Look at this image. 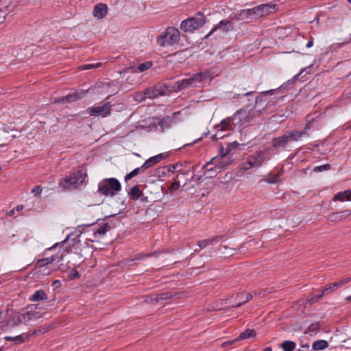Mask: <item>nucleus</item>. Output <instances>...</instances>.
<instances>
[{
    "mask_svg": "<svg viewBox=\"0 0 351 351\" xmlns=\"http://www.w3.org/2000/svg\"><path fill=\"white\" fill-rule=\"evenodd\" d=\"M16 209H17L18 211H19V210L23 209V206H18Z\"/></svg>",
    "mask_w": 351,
    "mask_h": 351,
    "instance_id": "nucleus-50",
    "label": "nucleus"
},
{
    "mask_svg": "<svg viewBox=\"0 0 351 351\" xmlns=\"http://www.w3.org/2000/svg\"><path fill=\"white\" fill-rule=\"evenodd\" d=\"M60 282L59 280H55L53 282V286L55 287V288H58L60 285Z\"/></svg>",
    "mask_w": 351,
    "mask_h": 351,
    "instance_id": "nucleus-44",
    "label": "nucleus"
},
{
    "mask_svg": "<svg viewBox=\"0 0 351 351\" xmlns=\"http://www.w3.org/2000/svg\"><path fill=\"white\" fill-rule=\"evenodd\" d=\"M147 68V67H143V66L138 67L140 72H143V71H145Z\"/></svg>",
    "mask_w": 351,
    "mask_h": 351,
    "instance_id": "nucleus-46",
    "label": "nucleus"
},
{
    "mask_svg": "<svg viewBox=\"0 0 351 351\" xmlns=\"http://www.w3.org/2000/svg\"><path fill=\"white\" fill-rule=\"evenodd\" d=\"M178 165L172 166V169H169V171H174L176 169Z\"/></svg>",
    "mask_w": 351,
    "mask_h": 351,
    "instance_id": "nucleus-48",
    "label": "nucleus"
},
{
    "mask_svg": "<svg viewBox=\"0 0 351 351\" xmlns=\"http://www.w3.org/2000/svg\"><path fill=\"white\" fill-rule=\"evenodd\" d=\"M334 200L340 202L351 201V191L346 190L337 193L334 196Z\"/></svg>",
    "mask_w": 351,
    "mask_h": 351,
    "instance_id": "nucleus-17",
    "label": "nucleus"
},
{
    "mask_svg": "<svg viewBox=\"0 0 351 351\" xmlns=\"http://www.w3.org/2000/svg\"><path fill=\"white\" fill-rule=\"evenodd\" d=\"M41 317V314L37 311V307L30 306L25 313H16L8 320V327H18L21 324H27L29 322Z\"/></svg>",
    "mask_w": 351,
    "mask_h": 351,
    "instance_id": "nucleus-1",
    "label": "nucleus"
},
{
    "mask_svg": "<svg viewBox=\"0 0 351 351\" xmlns=\"http://www.w3.org/2000/svg\"><path fill=\"white\" fill-rule=\"evenodd\" d=\"M328 219L331 221H339V220H341L340 219V217H339V215L338 213V212H336V213H333L332 214H330L328 217Z\"/></svg>",
    "mask_w": 351,
    "mask_h": 351,
    "instance_id": "nucleus-35",
    "label": "nucleus"
},
{
    "mask_svg": "<svg viewBox=\"0 0 351 351\" xmlns=\"http://www.w3.org/2000/svg\"><path fill=\"white\" fill-rule=\"evenodd\" d=\"M328 346V343L325 340H317L315 341L312 346L313 349L315 350H322L326 348Z\"/></svg>",
    "mask_w": 351,
    "mask_h": 351,
    "instance_id": "nucleus-23",
    "label": "nucleus"
},
{
    "mask_svg": "<svg viewBox=\"0 0 351 351\" xmlns=\"http://www.w3.org/2000/svg\"><path fill=\"white\" fill-rule=\"evenodd\" d=\"M180 187V184L179 182H174L171 186L169 187L167 192L171 193L173 191H176L179 189Z\"/></svg>",
    "mask_w": 351,
    "mask_h": 351,
    "instance_id": "nucleus-32",
    "label": "nucleus"
},
{
    "mask_svg": "<svg viewBox=\"0 0 351 351\" xmlns=\"http://www.w3.org/2000/svg\"><path fill=\"white\" fill-rule=\"evenodd\" d=\"M147 98L146 95H144V93H137L135 96L134 99L137 101H142Z\"/></svg>",
    "mask_w": 351,
    "mask_h": 351,
    "instance_id": "nucleus-37",
    "label": "nucleus"
},
{
    "mask_svg": "<svg viewBox=\"0 0 351 351\" xmlns=\"http://www.w3.org/2000/svg\"><path fill=\"white\" fill-rule=\"evenodd\" d=\"M350 3H351V0H347Z\"/></svg>",
    "mask_w": 351,
    "mask_h": 351,
    "instance_id": "nucleus-54",
    "label": "nucleus"
},
{
    "mask_svg": "<svg viewBox=\"0 0 351 351\" xmlns=\"http://www.w3.org/2000/svg\"><path fill=\"white\" fill-rule=\"evenodd\" d=\"M313 45V38H311V40H310L307 43V44H306V47L307 48H310V47H311Z\"/></svg>",
    "mask_w": 351,
    "mask_h": 351,
    "instance_id": "nucleus-43",
    "label": "nucleus"
},
{
    "mask_svg": "<svg viewBox=\"0 0 351 351\" xmlns=\"http://www.w3.org/2000/svg\"><path fill=\"white\" fill-rule=\"evenodd\" d=\"M282 348L284 351H293L295 348V343L291 341H286L282 343Z\"/></svg>",
    "mask_w": 351,
    "mask_h": 351,
    "instance_id": "nucleus-27",
    "label": "nucleus"
},
{
    "mask_svg": "<svg viewBox=\"0 0 351 351\" xmlns=\"http://www.w3.org/2000/svg\"><path fill=\"white\" fill-rule=\"evenodd\" d=\"M165 157V155L164 154H160L158 155L152 156L149 158L148 160H147L143 165L141 166V169H147L149 168L150 167L160 162L162 160H163Z\"/></svg>",
    "mask_w": 351,
    "mask_h": 351,
    "instance_id": "nucleus-13",
    "label": "nucleus"
},
{
    "mask_svg": "<svg viewBox=\"0 0 351 351\" xmlns=\"http://www.w3.org/2000/svg\"><path fill=\"white\" fill-rule=\"evenodd\" d=\"M340 219L342 220L343 219L347 218L351 215V210H345L341 212H338Z\"/></svg>",
    "mask_w": 351,
    "mask_h": 351,
    "instance_id": "nucleus-34",
    "label": "nucleus"
},
{
    "mask_svg": "<svg viewBox=\"0 0 351 351\" xmlns=\"http://www.w3.org/2000/svg\"><path fill=\"white\" fill-rule=\"evenodd\" d=\"M221 249L223 250L221 253L226 256H231L237 253V250L236 248L230 247L227 245L223 246Z\"/></svg>",
    "mask_w": 351,
    "mask_h": 351,
    "instance_id": "nucleus-25",
    "label": "nucleus"
},
{
    "mask_svg": "<svg viewBox=\"0 0 351 351\" xmlns=\"http://www.w3.org/2000/svg\"><path fill=\"white\" fill-rule=\"evenodd\" d=\"M263 162L262 154L258 153L256 156L254 157L253 160H250L246 165H244L243 168L245 169H249L253 167L259 166Z\"/></svg>",
    "mask_w": 351,
    "mask_h": 351,
    "instance_id": "nucleus-16",
    "label": "nucleus"
},
{
    "mask_svg": "<svg viewBox=\"0 0 351 351\" xmlns=\"http://www.w3.org/2000/svg\"><path fill=\"white\" fill-rule=\"evenodd\" d=\"M121 184L116 178L103 179L99 184V191L105 196L112 197L121 191Z\"/></svg>",
    "mask_w": 351,
    "mask_h": 351,
    "instance_id": "nucleus-3",
    "label": "nucleus"
},
{
    "mask_svg": "<svg viewBox=\"0 0 351 351\" xmlns=\"http://www.w3.org/2000/svg\"><path fill=\"white\" fill-rule=\"evenodd\" d=\"M4 339L7 341H13L14 345L22 343L25 341V338L23 335L5 336Z\"/></svg>",
    "mask_w": 351,
    "mask_h": 351,
    "instance_id": "nucleus-22",
    "label": "nucleus"
},
{
    "mask_svg": "<svg viewBox=\"0 0 351 351\" xmlns=\"http://www.w3.org/2000/svg\"><path fill=\"white\" fill-rule=\"evenodd\" d=\"M175 57L176 58H180V59H182V58H186V56L184 55V51H181V52H178L175 54Z\"/></svg>",
    "mask_w": 351,
    "mask_h": 351,
    "instance_id": "nucleus-39",
    "label": "nucleus"
},
{
    "mask_svg": "<svg viewBox=\"0 0 351 351\" xmlns=\"http://www.w3.org/2000/svg\"><path fill=\"white\" fill-rule=\"evenodd\" d=\"M163 93L157 88H148L144 92V95L147 98L154 99L158 95H162Z\"/></svg>",
    "mask_w": 351,
    "mask_h": 351,
    "instance_id": "nucleus-20",
    "label": "nucleus"
},
{
    "mask_svg": "<svg viewBox=\"0 0 351 351\" xmlns=\"http://www.w3.org/2000/svg\"><path fill=\"white\" fill-rule=\"evenodd\" d=\"M223 135H220L219 134H216L215 135V139L221 138H223Z\"/></svg>",
    "mask_w": 351,
    "mask_h": 351,
    "instance_id": "nucleus-45",
    "label": "nucleus"
},
{
    "mask_svg": "<svg viewBox=\"0 0 351 351\" xmlns=\"http://www.w3.org/2000/svg\"><path fill=\"white\" fill-rule=\"evenodd\" d=\"M54 261H55L54 256L45 258L39 260L37 263V265L38 267H43L45 265L51 263Z\"/></svg>",
    "mask_w": 351,
    "mask_h": 351,
    "instance_id": "nucleus-29",
    "label": "nucleus"
},
{
    "mask_svg": "<svg viewBox=\"0 0 351 351\" xmlns=\"http://www.w3.org/2000/svg\"><path fill=\"white\" fill-rule=\"evenodd\" d=\"M42 192V189L39 186H35L32 191V193L34 195V196H39Z\"/></svg>",
    "mask_w": 351,
    "mask_h": 351,
    "instance_id": "nucleus-38",
    "label": "nucleus"
},
{
    "mask_svg": "<svg viewBox=\"0 0 351 351\" xmlns=\"http://www.w3.org/2000/svg\"><path fill=\"white\" fill-rule=\"evenodd\" d=\"M348 280H349L348 279H346V280H341L339 282H335V283H332V284L330 285L328 287H326L323 290V294H325L326 293H327L329 291H333L335 289L340 287L341 286H342L345 283L348 282Z\"/></svg>",
    "mask_w": 351,
    "mask_h": 351,
    "instance_id": "nucleus-21",
    "label": "nucleus"
},
{
    "mask_svg": "<svg viewBox=\"0 0 351 351\" xmlns=\"http://www.w3.org/2000/svg\"><path fill=\"white\" fill-rule=\"evenodd\" d=\"M346 300H351V295H350V296H349L348 298H347V299H346Z\"/></svg>",
    "mask_w": 351,
    "mask_h": 351,
    "instance_id": "nucleus-52",
    "label": "nucleus"
},
{
    "mask_svg": "<svg viewBox=\"0 0 351 351\" xmlns=\"http://www.w3.org/2000/svg\"><path fill=\"white\" fill-rule=\"evenodd\" d=\"M217 29H221L222 32H228L232 29V23L228 20L221 21L206 36V38L209 37Z\"/></svg>",
    "mask_w": 351,
    "mask_h": 351,
    "instance_id": "nucleus-11",
    "label": "nucleus"
},
{
    "mask_svg": "<svg viewBox=\"0 0 351 351\" xmlns=\"http://www.w3.org/2000/svg\"><path fill=\"white\" fill-rule=\"evenodd\" d=\"M139 66H145V63H141Z\"/></svg>",
    "mask_w": 351,
    "mask_h": 351,
    "instance_id": "nucleus-53",
    "label": "nucleus"
},
{
    "mask_svg": "<svg viewBox=\"0 0 351 351\" xmlns=\"http://www.w3.org/2000/svg\"><path fill=\"white\" fill-rule=\"evenodd\" d=\"M14 210L13 209L9 212V215L12 217V216H14Z\"/></svg>",
    "mask_w": 351,
    "mask_h": 351,
    "instance_id": "nucleus-47",
    "label": "nucleus"
},
{
    "mask_svg": "<svg viewBox=\"0 0 351 351\" xmlns=\"http://www.w3.org/2000/svg\"><path fill=\"white\" fill-rule=\"evenodd\" d=\"M206 23V17L200 12L182 21L180 29L186 33H192Z\"/></svg>",
    "mask_w": 351,
    "mask_h": 351,
    "instance_id": "nucleus-4",
    "label": "nucleus"
},
{
    "mask_svg": "<svg viewBox=\"0 0 351 351\" xmlns=\"http://www.w3.org/2000/svg\"><path fill=\"white\" fill-rule=\"evenodd\" d=\"M85 178L86 175L83 172L78 171L65 177L61 180L60 185L66 189H74L82 184Z\"/></svg>",
    "mask_w": 351,
    "mask_h": 351,
    "instance_id": "nucleus-5",
    "label": "nucleus"
},
{
    "mask_svg": "<svg viewBox=\"0 0 351 351\" xmlns=\"http://www.w3.org/2000/svg\"><path fill=\"white\" fill-rule=\"evenodd\" d=\"M82 96H83L82 93H75L73 94L67 95L63 99L67 102H73L74 101H76V100L82 98Z\"/></svg>",
    "mask_w": 351,
    "mask_h": 351,
    "instance_id": "nucleus-26",
    "label": "nucleus"
},
{
    "mask_svg": "<svg viewBox=\"0 0 351 351\" xmlns=\"http://www.w3.org/2000/svg\"><path fill=\"white\" fill-rule=\"evenodd\" d=\"M230 120L229 119H223L221 121L220 124L217 125V129L218 131H223L226 130L229 125Z\"/></svg>",
    "mask_w": 351,
    "mask_h": 351,
    "instance_id": "nucleus-30",
    "label": "nucleus"
},
{
    "mask_svg": "<svg viewBox=\"0 0 351 351\" xmlns=\"http://www.w3.org/2000/svg\"><path fill=\"white\" fill-rule=\"evenodd\" d=\"M130 195H132L134 198L138 199L141 196L142 191L140 190L138 186H134L131 189Z\"/></svg>",
    "mask_w": 351,
    "mask_h": 351,
    "instance_id": "nucleus-28",
    "label": "nucleus"
},
{
    "mask_svg": "<svg viewBox=\"0 0 351 351\" xmlns=\"http://www.w3.org/2000/svg\"><path fill=\"white\" fill-rule=\"evenodd\" d=\"M108 12V7L107 4L99 3L94 6L93 16L97 19H101L107 15Z\"/></svg>",
    "mask_w": 351,
    "mask_h": 351,
    "instance_id": "nucleus-10",
    "label": "nucleus"
},
{
    "mask_svg": "<svg viewBox=\"0 0 351 351\" xmlns=\"http://www.w3.org/2000/svg\"><path fill=\"white\" fill-rule=\"evenodd\" d=\"M141 169V168H136L132 171H131L130 173L127 174L125 176V182H128V180H130V179H132V178L136 176L139 173Z\"/></svg>",
    "mask_w": 351,
    "mask_h": 351,
    "instance_id": "nucleus-31",
    "label": "nucleus"
},
{
    "mask_svg": "<svg viewBox=\"0 0 351 351\" xmlns=\"http://www.w3.org/2000/svg\"><path fill=\"white\" fill-rule=\"evenodd\" d=\"M97 233L101 235L104 234L106 233V229L104 228H101L97 231Z\"/></svg>",
    "mask_w": 351,
    "mask_h": 351,
    "instance_id": "nucleus-41",
    "label": "nucleus"
},
{
    "mask_svg": "<svg viewBox=\"0 0 351 351\" xmlns=\"http://www.w3.org/2000/svg\"><path fill=\"white\" fill-rule=\"evenodd\" d=\"M111 106L109 103L104 104L103 105H98L87 109V112L90 116H101L106 117L110 113Z\"/></svg>",
    "mask_w": 351,
    "mask_h": 351,
    "instance_id": "nucleus-7",
    "label": "nucleus"
},
{
    "mask_svg": "<svg viewBox=\"0 0 351 351\" xmlns=\"http://www.w3.org/2000/svg\"><path fill=\"white\" fill-rule=\"evenodd\" d=\"M172 297V295L169 293H165L160 295H157L150 298L151 302H158L160 300H167Z\"/></svg>",
    "mask_w": 351,
    "mask_h": 351,
    "instance_id": "nucleus-24",
    "label": "nucleus"
},
{
    "mask_svg": "<svg viewBox=\"0 0 351 351\" xmlns=\"http://www.w3.org/2000/svg\"><path fill=\"white\" fill-rule=\"evenodd\" d=\"M254 15L257 17H261L267 15L274 9V6L269 4H262L254 8Z\"/></svg>",
    "mask_w": 351,
    "mask_h": 351,
    "instance_id": "nucleus-12",
    "label": "nucleus"
},
{
    "mask_svg": "<svg viewBox=\"0 0 351 351\" xmlns=\"http://www.w3.org/2000/svg\"><path fill=\"white\" fill-rule=\"evenodd\" d=\"M241 304H242V302L239 303L238 304H237V305H236V307H239V306H240L241 305Z\"/></svg>",
    "mask_w": 351,
    "mask_h": 351,
    "instance_id": "nucleus-51",
    "label": "nucleus"
},
{
    "mask_svg": "<svg viewBox=\"0 0 351 351\" xmlns=\"http://www.w3.org/2000/svg\"><path fill=\"white\" fill-rule=\"evenodd\" d=\"M213 241L214 239L204 240L199 242V245L200 247L204 248L207 245L212 244Z\"/></svg>",
    "mask_w": 351,
    "mask_h": 351,
    "instance_id": "nucleus-36",
    "label": "nucleus"
},
{
    "mask_svg": "<svg viewBox=\"0 0 351 351\" xmlns=\"http://www.w3.org/2000/svg\"><path fill=\"white\" fill-rule=\"evenodd\" d=\"M236 144L237 143L234 142L232 145H229L226 152L223 154L221 157H215L210 160V162L213 164L219 171L223 169L231 163V160L230 158H226L225 156L231 150V147H234Z\"/></svg>",
    "mask_w": 351,
    "mask_h": 351,
    "instance_id": "nucleus-6",
    "label": "nucleus"
},
{
    "mask_svg": "<svg viewBox=\"0 0 351 351\" xmlns=\"http://www.w3.org/2000/svg\"><path fill=\"white\" fill-rule=\"evenodd\" d=\"M212 165H213V164H212L210 161L204 166L205 169L204 173L206 177L212 178L216 176L217 171H219L217 169H216L215 166L212 167Z\"/></svg>",
    "mask_w": 351,
    "mask_h": 351,
    "instance_id": "nucleus-18",
    "label": "nucleus"
},
{
    "mask_svg": "<svg viewBox=\"0 0 351 351\" xmlns=\"http://www.w3.org/2000/svg\"><path fill=\"white\" fill-rule=\"evenodd\" d=\"M252 119L251 112L247 109L238 111L232 117V121L234 125H244Z\"/></svg>",
    "mask_w": 351,
    "mask_h": 351,
    "instance_id": "nucleus-8",
    "label": "nucleus"
},
{
    "mask_svg": "<svg viewBox=\"0 0 351 351\" xmlns=\"http://www.w3.org/2000/svg\"><path fill=\"white\" fill-rule=\"evenodd\" d=\"M101 63H97L96 64H86L85 66H101Z\"/></svg>",
    "mask_w": 351,
    "mask_h": 351,
    "instance_id": "nucleus-49",
    "label": "nucleus"
},
{
    "mask_svg": "<svg viewBox=\"0 0 351 351\" xmlns=\"http://www.w3.org/2000/svg\"><path fill=\"white\" fill-rule=\"evenodd\" d=\"M328 169V165H322V166L316 167L315 168V171H322L324 169Z\"/></svg>",
    "mask_w": 351,
    "mask_h": 351,
    "instance_id": "nucleus-40",
    "label": "nucleus"
},
{
    "mask_svg": "<svg viewBox=\"0 0 351 351\" xmlns=\"http://www.w3.org/2000/svg\"><path fill=\"white\" fill-rule=\"evenodd\" d=\"M302 135V132H297L291 134L289 135L282 136L281 137L274 139V145L275 147L283 146L291 139L297 141L298 139L300 138Z\"/></svg>",
    "mask_w": 351,
    "mask_h": 351,
    "instance_id": "nucleus-9",
    "label": "nucleus"
},
{
    "mask_svg": "<svg viewBox=\"0 0 351 351\" xmlns=\"http://www.w3.org/2000/svg\"><path fill=\"white\" fill-rule=\"evenodd\" d=\"M239 297L241 300L243 299V303L247 302L252 298L250 293H243L239 295Z\"/></svg>",
    "mask_w": 351,
    "mask_h": 351,
    "instance_id": "nucleus-33",
    "label": "nucleus"
},
{
    "mask_svg": "<svg viewBox=\"0 0 351 351\" xmlns=\"http://www.w3.org/2000/svg\"><path fill=\"white\" fill-rule=\"evenodd\" d=\"M47 299V295L43 290L36 291L30 298L32 302L41 301Z\"/></svg>",
    "mask_w": 351,
    "mask_h": 351,
    "instance_id": "nucleus-19",
    "label": "nucleus"
},
{
    "mask_svg": "<svg viewBox=\"0 0 351 351\" xmlns=\"http://www.w3.org/2000/svg\"><path fill=\"white\" fill-rule=\"evenodd\" d=\"M180 39L179 30L172 26L168 27L156 38V44L160 49L168 48L178 43Z\"/></svg>",
    "mask_w": 351,
    "mask_h": 351,
    "instance_id": "nucleus-2",
    "label": "nucleus"
},
{
    "mask_svg": "<svg viewBox=\"0 0 351 351\" xmlns=\"http://www.w3.org/2000/svg\"><path fill=\"white\" fill-rule=\"evenodd\" d=\"M254 15V9H245L240 10L234 14V18L237 20H244L249 18H252Z\"/></svg>",
    "mask_w": 351,
    "mask_h": 351,
    "instance_id": "nucleus-15",
    "label": "nucleus"
},
{
    "mask_svg": "<svg viewBox=\"0 0 351 351\" xmlns=\"http://www.w3.org/2000/svg\"><path fill=\"white\" fill-rule=\"evenodd\" d=\"M71 275L72 276L73 278H77L79 276L76 270H72L71 272Z\"/></svg>",
    "mask_w": 351,
    "mask_h": 351,
    "instance_id": "nucleus-42",
    "label": "nucleus"
},
{
    "mask_svg": "<svg viewBox=\"0 0 351 351\" xmlns=\"http://www.w3.org/2000/svg\"><path fill=\"white\" fill-rule=\"evenodd\" d=\"M255 337H256V332L254 330L247 329L245 331H243V332H241L237 339H236L233 341L226 342L223 343V346H225L226 345L231 344V343H232L237 341H239V340L254 338Z\"/></svg>",
    "mask_w": 351,
    "mask_h": 351,
    "instance_id": "nucleus-14",
    "label": "nucleus"
}]
</instances>
